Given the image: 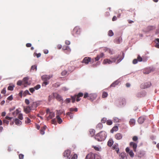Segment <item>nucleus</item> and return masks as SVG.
<instances>
[{"instance_id":"51","label":"nucleus","mask_w":159,"mask_h":159,"mask_svg":"<svg viewBox=\"0 0 159 159\" xmlns=\"http://www.w3.org/2000/svg\"><path fill=\"white\" fill-rule=\"evenodd\" d=\"M17 84L19 86H20L22 84L23 85L22 81H21V80L18 81L17 83Z\"/></svg>"},{"instance_id":"41","label":"nucleus","mask_w":159,"mask_h":159,"mask_svg":"<svg viewBox=\"0 0 159 159\" xmlns=\"http://www.w3.org/2000/svg\"><path fill=\"white\" fill-rule=\"evenodd\" d=\"M77 108H71L69 109V111L70 112H72L73 111H77Z\"/></svg>"},{"instance_id":"53","label":"nucleus","mask_w":159,"mask_h":159,"mask_svg":"<svg viewBox=\"0 0 159 159\" xmlns=\"http://www.w3.org/2000/svg\"><path fill=\"white\" fill-rule=\"evenodd\" d=\"M137 59L139 61H142L143 60L142 58L139 55L138 56Z\"/></svg>"},{"instance_id":"40","label":"nucleus","mask_w":159,"mask_h":159,"mask_svg":"<svg viewBox=\"0 0 159 159\" xmlns=\"http://www.w3.org/2000/svg\"><path fill=\"white\" fill-rule=\"evenodd\" d=\"M74 70V68H73L72 67L70 66L69 67L68 71H67L69 73V72L70 73L72 72L73 70Z\"/></svg>"},{"instance_id":"8","label":"nucleus","mask_w":159,"mask_h":159,"mask_svg":"<svg viewBox=\"0 0 159 159\" xmlns=\"http://www.w3.org/2000/svg\"><path fill=\"white\" fill-rule=\"evenodd\" d=\"M70 150H67L64 151L63 153V156L64 157L67 158H70Z\"/></svg>"},{"instance_id":"25","label":"nucleus","mask_w":159,"mask_h":159,"mask_svg":"<svg viewBox=\"0 0 159 159\" xmlns=\"http://www.w3.org/2000/svg\"><path fill=\"white\" fill-rule=\"evenodd\" d=\"M30 108L32 110L35 109L37 107V106L35 102H34L32 103V104H31L30 106Z\"/></svg>"},{"instance_id":"7","label":"nucleus","mask_w":159,"mask_h":159,"mask_svg":"<svg viewBox=\"0 0 159 159\" xmlns=\"http://www.w3.org/2000/svg\"><path fill=\"white\" fill-rule=\"evenodd\" d=\"M151 84L150 82H148L146 83L142 84L140 86L141 89H144L150 87Z\"/></svg>"},{"instance_id":"13","label":"nucleus","mask_w":159,"mask_h":159,"mask_svg":"<svg viewBox=\"0 0 159 159\" xmlns=\"http://www.w3.org/2000/svg\"><path fill=\"white\" fill-rule=\"evenodd\" d=\"M129 145L130 146L133 148L134 151L135 152H136V148L137 147V143L133 142H131L130 143Z\"/></svg>"},{"instance_id":"15","label":"nucleus","mask_w":159,"mask_h":159,"mask_svg":"<svg viewBox=\"0 0 159 159\" xmlns=\"http://www.w3.org/2000/svg\"><path fill=\"white\" fill-rule=\"evenodd\" d=\"M32 110L30 106H28L24 108V111L26 114H28L30 113Z\"/></svg>"},{"instance_id":"57","label":"nucleus","mask_w":159,"mask_h":159,"mask_svg":"<svg viewBox=\"0 0 159 159\" xmlns=\"http://www.w3.org/2000/svg\"><path fill=\"white\" fill-rule=\"evenodd\" d=\"M24 155L22 154H20L19 155V159H23L24 158Z\"/></svg>"},{"instance_id":"2","label":"nucleus","mask_w":159,"mask_h":159,"mask_svg":"<svg viewBox=\"0 0 159 159\" xmlns=\"http://www.w3.org/2000/svg\"><path fill=\"white\" fill-rule=\"evenodd\" d=\"M107 136L106 133L102 131L97 134L95 137V139L98 141H102L104 140Z\"/></svg>"},{"instance_id":"61","label":"nucleus","mask_w":159,"mask_h":159,"mask_svg":"<svg viewBox=\"0 0 159 159\" xmlns=\"http://www.w3.org/2000/svg\"><path fill=\"white\" fill-rule=\"evenodd\" d=\"M25 103L27 105H29L30 104V101L28 99H26L25 100Z\"/></svg>"},{"instance_id":"23","label":"nucleus","mask_w":159,"mask_h":159,"mask_svg":"<svg viewBox=\"0 0 159 159\" xmlns=\"http://www.w3.org/2000/svg\"><path fill=\"white\" fill-rule=\"evenodd\" d=\"M113 143L114 142L112 139H110L108 141L107 145L109 147H111Z\"/></svg>"},{"instance_id":"64","label":"nucleus","mask_w":159,"mask_h":159,"mask_svg":"<svg viewBox=\"0 0 159 159\" xmlns=\"http://www.w3.org/2000/svg\"><path fill=\"white\" fill-rule=\"evenodd\" d=\"M136 96L138 98H140L142 97V95L140 93H139L136 94Z\"/></svg>"},{"instance_id":"9","label":"nucleus","mask_w":159,"mask_h":159,"mask_svg":"<svg viewBox=\"0 0 159 159\" xmlns=\"http://www.w3.org/2000/svg\"><path fill=\"white\" fill-rule=\"evenodd\" d=\"M96 156L94 154L90 153L86 156L85 159H95Z\"/></svg>"},{"instance_id":"37","label":"nucleus","mask_w":159,"mask_h":159,"mask_svg":"<svg viewBox=\"0 0 159 159\" xmlns=\"http://www.w3.org/2000/svg\"><path fill=\"white\" fill-rule=\"evenodd\" d=\"M14 87L15 86L14 85L9 86L8 87L7 89L8 90L12 91L13 90V89Z\"/></svg>"},{"instance_id":"28","label":"nucleus","mask_w":159,"mask_h":159,"mask_svg":"<svg viewBox=\"0 0 159 159\" xmlns=\"http://www.w3.org/2000/svg\"><path fill=\"white\" fill-rule=\"evenodd\" d=\"M118 129V128L117 126H116L113 127L112 129L111 130V133H113L114 131H117Z\"/></svg>"},{"instance_id":"29","label":"nucleus","mask_w":159,"mask_h":159,"mask_svg":"<svg viewBox=\"0 0 159 159\" xmlns=\"http://www.w3.org/2000/svg\"><path fill=\"white\" fill-rule=\"evenodd\" d=\"M119 83V81L118 80H116L113 83L110 85L111 87H115L116 85L118 84Z\"/></svg>"},{"instance_id":"52","label":"nucleus","mask_w":159,"mask_h":159,"mask_svg":"<svg viewBox=\"0 0 159 159\" xmlns=\"http://www.w3.org/2000/svg\"><path fill=\"white\" fill-rule=\"evenodd\" d=\"M3 121L4 124H5L7 125H8L9 124V121L6 119L3 120Z\"/></svg>"},{"instance_id":"26","label":"nucleus","mask_w":159,"mask_h":159,"mask_svg":"<svg viewBox=\"0 0 159 159\" xmlns=\"http://www.w3.org/2000/svg\"><path fill=\"white\" fill-rule=\"evenodd\" d=\"M47 127L46 126H44L41 128L40 130V132L41 134H44V130L46 129Z\"/></svg>"},{"instance_id":"60","label":"nucleus","mask_w":159,"mask_h":159,"mask_svg":"<svg viewBox=\"0 0 159 159\" xmlns=\"http://www.w3.org/2000/svg\"><path fill=\"white\" fill-rule=\"evenodd\" d=\"M6 93V88H4L1 91V93L2 94H5Z\"/></svg>"},{"instance_id":"55","label":"nucleus","mask_w":159,"mask_h":159,"mask_svg":"<svg viewBox=\"0 0 159 159\" xmlns=\"http://www.w3.org/2000/svg\"><path fill=\"white\" fill-rule=\"evenodd\" d=\"M35 104L36 105V106H37V107H38V106H39L41 104V102L40 101H37L35 102Z\"/></svg>"},{"instance_id":"47","label":"nucleus","mask_w":159,"mask_h":159,"mask_svg":"<svg viewBox=\"0 0 159 159\" xmlns=\"http://www.w3.org/2000/svg\"><path fill=\"white\" fill-rule=\"evenodd\" d=\"M129 153L130 155V156L131 157H133L134 156V153L132 151V150L130 151L129 152Z\"/></svg>"},{"instance_id":"14","label":"nucleus","mask_w":159,"mask_h":159,"mask_svg":"<svg viewBox=\"0 0 159 159\" xmlns=\"http://www.w3.org/2000/svg\"><path fill=\"white\" fill-rule=\"evenodd\" d=\"M96 95L95 94H90L89 95V99L93 101L96 98Z\"/></svg>"},{"instance_id":"45","label":"nucleus","mask_w":159,"mask_h":159,"mask_svg":"<svg viewBox=\"0 0 159 159\" xmlns=\"http://www.w3.org/2000/svg\"><path fill=\"white\" fill-rule=\"evenodd\" d=\"M37 69V66L35 65L32 66L31 68V70H35L36 71Z\"/></svg>"},{"instance_id":"6","label":"nucleus","mask_w":159,"mask_h":159,"mask_svg":"<svg viewBox=\"0 0 159 159\" xmlns=\"http://www.w3.org/2000/svg\"><path fill=\"white\" fill-rule=\"evenodd\" d=\"M80 28L78 26H76L74 29L72 31V34L75 36L76 35L79 34H80Z\"/></svg>"},{"instance_id":"12","label":"nucleus","mask_w":159,"mask_h":159,"mask_svg":"<svg viewBox=\"0 0 159 159\" xmlns=\"http://www.w3.org/2000/svg\"><path fill=\"white\" fill-rule=\"evenodd\" d=\"M28 77H25L23 78L22 82L23 85L24 86V87H26L27 85L30 84L28 83Z\"/></svg>"},{"instance_id":"39","label":"nucleus","mask_w":159,"mask_h":159,"mask_svg":"<svg viewBox=\"0 0 159 159\" xmlns=\"http://www.w3.org/2000/svg\"><path fill=\"white\" fill-rule=\"evenodd\" d=\"M66 115L69 116L70 117V119H72L73 117V115L71 112H68L66 113Z\"/></svg>"},{"instance_id":"31","label":"nucleus","mask_w":159,"mask_h":159,"mask_svg":"<svg viewBox=\"0 0 159 159\" xmlns=\"http://www.w3.org/2000/svg\"><path fill=\"white\" fill-rule=\"evenodd\" d=\"M89 133L91 137L93 136L95 134V131L93 129H90L89 131Z\"/></svg>"},{"instance_id":"62","label":"nucleus","mask_w":159,"mask_h":159,"mask_svg":"<svg viewBox=\"0 0 159 159\" xmlns=\"http://www.w3.org/2000/svg\"><path fill=\"white\" fill-rule=\"evenodd\" d=\"M89 95L88 94V93H85L84 94V98H86L88 97V99H89Z\"/></svg>"},{"instance_id":"4","label":"nucleus","mask_w":159,"mask_h":159,"mask_svg":"<svg viewBox=\"0 0 159 159\" xmlns=\"http://www.w3.org/2000/svg\"><path fill=\"white\" fill-rule=\"evenodd\" d=\"M47 118L48 120L52 119L55 116L54 112L51 111L49 109H47L46 110Z\"/></svg>"},{"instance_id":"20","label":"nucleus","mask_w":159,"mask_h":159,"mask_svg":"<svg viewBox=\"0 0 159 159\" xmlns=\"http://www.w3.org/2000/svg\"><path fill=\"white\" fill-rule=\"evenodd\" d=\"M145 120V118L144 117L141 116L139 118L138 121L139 123L142 124L144 122Z\"/></svg>"},{"instance_id":"24","label":"nucleus","mask_w":159,"mask_h":159,"mask_svg":"<svg viewBox=\"0 0 159 159\" xmlns=\"http://www.w3.org/2000/svg\"><path fill=\"white\" fill-rule=\"evenodd\" d=\"M15 122L16 124L18 125H20L22 124V122L18 118L15 119Z\"/></svg>"},{"instance_id":"10","label":"nucleus","mask_w":159,"mask_h":159,"mask_svg":"<svg viewBox=\"0 0 159 159\" xmlns=\"http://www.w3.org/2000/svg\"><path fill=\"white\" fill-rule=\"evenodd\" d=\"M52 77V75H43L42 76V79L44 81H48Z\"/></svg>"},{"instance_id":"59","label":"nucleus","mask_w":159,"mask_h":159,"mask_svg":"<svg viewBox=\"0 0 159 159\" xmlns=\"http://www.w3.org/2000/svg\"><path fill=\"white\" fill-rule=\"evenodd\" d=\"M29 90L31 93H33L35 89L34 88H30L29 89Z\"/></svg>"},{"instance_id":"33","label":"nucleus","mask_w":159,"mask_h":159,"mask_svg":"<svg viewBox=\"0 0 159 159\" xmlns=\"http://www.w3.org/2000/svg\"><path fill=\"white\" fill-rule=\"evenodd\" d=\"M102 125L101 123H98L96 126L97 128L98 129H101L102 128Z\"/></svg>"},{"instance_id":"38","label":"nucleus","mask_w":159,"mask_h":159,"mask_svg":"<svg viewBox=\"0 0 159 159\" xmlns=\"http://www.w3.org/2000/svg\"><path fill=\"white\" fill-rule=\"evenodd\" d=\"M18 117L20 120H23V117L22 114L19 113L18 115Z\"/></svg>"},{"instance_id":"17","label":"nucleus","mask_w":159,"mask_h":159,"mask_svg":"<svg viewBox=\"0 0 159 159\" xmlns=\"http://www.w3.org/2000/svg\"><path fill=\"white\" fill-rule=\"evenodd\" d=\"M156 29V27L154 26H149L147 28V31L149 32L153 30Z\"/></svg>"},{"instance_id":"1","label":"nucleus","mask_w":159,"mask_h":159,"mask_svg":"<svg viewBox=\"0 0 159 159\" xmlns=\"http://www.w3.org/2000/svg\"><path fill=\"white\" fill-rule=\"evenodd\" d=\"M83 96V94L82 93H79L77 95H75L73 96H70L71 98H67L65 100V103L66 104L69 103L70 102V100H71L72 102L74 103L75 102L76 99V101L79 102L80 100V98L82 97Z\"/></svg>"},{"instance_id":"3","label":"nucleus","mask_w":159,"mask_h":159,"mask_svg":"<svg viewBox=\"0 0 159 159\" xmlns=\"http://www.w3.org/2000/svg\"><path fill=\"white\" fill-rule=\"evenodd\" d=\"M124 53L122 52V55H119L118 56H115L114 57H111L110 59L111 60L112 62H116L117 64L120 62L124 58Z\"/></svg>"},{"instance_id":"34","label":"nucleus","mask_w":159,"mask_h":159,"mask_svg":"<svg viewBox=\"0 0 159 159\" xmlns=\"http://www.w3.org/2000/svg\"><path fill=\"white\" fill-rule=\"evenodd\" d=\"M31 95L28 90H26L23 93V95L24 97H25L27 95Z\"/></svg>"},{"instance_id":"50","label":"nucleus","mask_w":159,"mask_h":159,"mask_svg":"<svg viewBox=\"0 0 159 159\" xmlns=\"http://www.w3.org/2000/svg\"><path fill=\"white\" fill-rule=\"evenodd\" d=\"M40 88V85L39 84H38L34 88V89L38 90Z\"/></svg>"},{"instance_id":"46","label":"nucleus","mask_w":159,"mask_h":159,"mask_svg":"<svg viewBox=\"0 0 159 159\" xmlns=\"http://www.w3.org/2000/svg\"><path fill=\"white\" fill-rule=\"evenodd\" d=\"M106 123L108 125H111L112 123V122L111 120H108L107 121Z\"/></svg>"},{"instance_id":"44","label":"nucleus","mask_w":159,"mask_h":159,"mask_svg":"<svg viewBox=\"0 0 159 159\" xmlns=\"http://www.w3.org/2000/svg\"><path fill=\"white\" fill-rule=\"evenodd\" d=\"M114 34L113 33L111 30H110L108 32V35L110 36H112Z\"/></svg>"},{"instance_id":"42","label":"nucleus","mask_w":159,"mask_h":159,"mask_svg":"<svg viewBox=\"0 0 159 159\" xmlns=\"http://www.w3.org/2000/svg\"><path fill=\"white\" fill-rule=\"evenodd\" d=\"M25 118L26 119L25 121V123H29L31 122V120L29 118L27 117Z\"/></svg>"},{"instance_id":"30","label":"nucleus","mask_w":159,"mask_h":159,"mask_svg":"<svg viewBox=\"0 0 159 159\" xmlns=\"http://www.w3.org/2000/svg\"><path fill=\"white\" fill-rule=\"evenodd\" d=\"M135 121L134 119H130V121L129 122V124L132 126L134 125L135 124Z\"/></svg>"},{"instance_id":"32","label":"nucleus","mask_w":159,"mask_h":159,"mask_svg":"<svg viewBox=\"0 0 159 159\" xmlns=\"http://www.w3.org/2000/svg\"><path fill=\"white\" fill-rule=\"evenodd\" d=\"M67 74H69V73H68L67 71L65 70H63L61 73V75L62 76L66 75Z\"/></svg>"},{"instance_id":"58","label":"nucleus","mask_w":159,"mask_h":159,"mask_svg":"<svg viewBox=\"0 0 159 159\" xmlns=\"http://www.w3.org/2000/svg\"><path fill=\"white\" fill-rule=\"evenodd\" d=\"M133 140L134 141H136L137 140L138 138L136 136H134L132 138Z\"/></svg>"},{"instance_id":"22","label":"nucleus","mask_w":159,"mask_h":159,"mask_svg":"<svg viewBox=\"0 0 159 159\" xmlns=\"http://www.w3.org/2000/svg\"><path fill=\"white\" fill-rule=\"evenodd\" d=\"M120 159H127V157L126 154L125 153H121L120 155Z\"/></svg>"},{"instance_id":"54","label":"nucleus","mask_w":159,"mask_h":159,"mask_svg":"<svg viewBox=\"0 0 159 159\" xmlns=\"http://www.w3.org/2000/svg\"><path fill=\"white\" fill-rule=\"evenodd\" d=\"M62 49L64 50H69L70 51V49L69 48L68 46L64 47H63Z\"/></svg>"},{"instance_id":"48","label":"nucleus","mask_w":159,"mask_h":159,"mask_svg":"<svg viewBox=\"0 0 159 159\" xmlns=\"http://www.w3.org/2000/svg\"><path fill=\"white\" fill-rule=\"evenodd\" d=\"M34 56H36L37 58H39L41 56V54L40 53H34Z\"/></svg>"},{"instance_id":"43","label":"nucleus","mask_w":159,"mask_h":159,"mask_svg":"<svg viewBox=\"0 0 159 159\" xmlns=\"http://www.w3.org/2000/svg\"><path fill=\"white\" fill-rule=\"evenodd\" d=\"M51 123L52 124L55 125L57 124V122L55 118H54L52 120H51Z\"/></svg>"},{"instance_id":"27","label":"nucleus","mask_w":159,"mask_h":159,"mask_svg":"<svg viewBox=\"0 0 159 159\" xmlns=\"http://www.w3.org/2000/svg\"><path fill=\"white\" fill-rule=\"evenodd\" d=\"M56 118L57 119V121L59 124H61L62 122V120L60 116H58V115L57 116Z\"/></svg>"},{"instance_id":"49","label":"nucleus","mask_w":159,"mask_h":159,"mask_svg":"<svg viewBox=\"0 0 159 159\" xmlns=\"http://www.w3.org/2000/svg\"><path fill=\"white\" fill-rule=\"evenodd\" d=\"M49 83V82L48 81H44L43 82L42 85V86H46Z\"/></svg>"},{"instance_id":"63","label":"nucleus","mask_w":159,"mask_h":159,"mask_svg":"<svg viewBox=\"0 0 159 159\" xmlns=\"http://www.w3.org/2000/svg\"><path fill=\"white\" fill-rule=\"evenodd\" d=\"M77 156L76 154L74 155L73 157H72L71 159H77Z\"/></svg>"},{"instance_id":"21","label":"nucleus","mask_w":159,"mask_h":159,"mask_svg":"<svg viewBox=\"0 0 159 159\" xmlns=\"http://www.w3.org/2000/svg\"><path fill=\"white\" fill-rule=\"evenodd\" d=\"M103 64H111L112 63L111 60L110 59H105L103 62Z\"/></svg>"},{"instance_id":"19","label":"nucleus","mask_w":159,"mask_h":159,"mask_svg":"<svg viewBox=\"0 0 159 159\" xmlns=\"http://www.w3.org/2000/svg\"><path fill=\"white\" fill-rule=\"evenodd\" d=\"M104 55V54L103 53H101L100 54L98 55L95 58V61H98L100 58L103 57Z\"/></svg>"},{"instance_id":"56","label":"nucleus","mask_w":159,"mask_h":159,"mask_svg":"<svg viewBox=\"0 0 159 159\" xmlns=\"http://www.w3.org/2000/svg\"><path fill=\"white\" fill-rule=\"evenodd\" d=\"M107 51L110 54H113L112 50L110 49H107Z\"/></svg>"},{"instance_id":"18","label":"nucleus","mask_w":159,"mask_h":159,"mask_svg":"<svg viewBox=\"0 0 159 159\" xmlns=\"http://www.w3.org/2000/svg\"><path fill=\"white\" fill-rule=\"evenodd\" d=\"M112 149L113 150H115L116 152L117 153H119V149L118 148V144L114 145L112 147Z\"/></svg>"},{"instance_id":"11","label":"nucleus","mask_w":159,"mask_h":159,"mask_svg":"<svg viewBox=\"0 0 159 159\" xmlns=\"http://www.w3.org/2000/svg\"><path fill=\"white\" fill-rule=\"evenodd\" d=\"M53 96L54 98H55L57 100L59 101H63V100L61 96L59 94L56 93H53Z\"/></svg>"},{"instance_id":"35","label":"nucleus","mask_w":159,"mask_h":159,"mask_svg":"<svg viewBox=\"0 0 159 159\" xmlns=\"http://www.w3.org/2000/svg\"><path fill=\"white\" fill-rule=\"evenodd\" d=\"M62 113V111L61 110H57L56 115L57 116L58 115L59 116L61 115Z\"/></svg>"},{"instance_id":"5","label":"nucleus","mask_w":159,"mask_h":159,"mask_svg":"<svg viewBox=\"0 0 159 159\" xmlns=\"http://www.w3.org/2000/svg\"><path fill=\"white\" fill-rule=\"evenodd\" d=\"M94 60L93 59H91L90 57H86L84 58L82 62L85 63L86 64H88L89 62H90L91 63H93L94 62Z\"/></svg>"},{"instance_id":"36","label":"nucleus","mask_w":159,"mask_h":159,"mask_svg":"<svg viewBox=\"0 0 159 159\" xmlns=\"http://www.w3.org/2000/svg\"><path fill=\"white\" fill-rule=\"evenodd\" d=\"M108 96L107 93L106 92H103L102 93V98H106Z\"/></svg>"},{"instance_id":"16","label":"nucleus","mask_w":159,"mask_h":159,"mask_svg":"<svg viewBox=\"0 0 159 159\" xmlns=\"http://www.w3.org/2000/svg\"><path fill=\"white\" fill-rule=\"evenodd\" d=\"M115 138L117 140H120L122 139V135L120 133H117L115 135Z\"/></svg>"}]
</instances>
